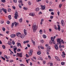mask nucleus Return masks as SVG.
Instances as JSON below:
<instances>
[{
  "label": "nucleus",
  "mask_w": 66,
  "mask_h": 66,
  "mask_svg": "<svg viewBox=\"0 0 66 66\" xmlns=\"http://www.w3.org/2000/svg\"><path fill=\"white\" fill-rule=\"evenodd\" d=\"M21 51V50L20 49H18L17 50V51L18 52H19V51Z\"/></svg>",
  "instance_id": "obj_40"
},
{
  "label": "nucleus",
  "mask_w": 66,
  "mask_h": 66,
  "mask_svg": "<svg viewBox=\"0 0 66 66\" xmlns=\"http://www.w3.org/2000/svg\"><path fill=\"white\" fill-rule=\"evenodd\" d=\"M41 6L43 10H45V6H43L42 5H41Z\"/></svg>",
  "instance_id": "obj_9"
},
{
  "label": "nucleus",
  "mask_w": 66,
  "mask_h": 66,
  "mask_svg": "<svg viewBox=\"0 0 66 66\" xmlns=\"http://www.w3.org/2000/svg\"><path fill=\"white\" fill-rule=\"evenodd\" d=\"M39 32H40V34H42V32H43V30H40L39 31Z\"/></svg>",
  "instance_id": "obj_25"
},
{
  "label": "nucleus",
  "mask_w": 66,
  "mask_h": 66,
  "mask_svg": "<svg viewBox=\"0 0 66 66\" xmlns=\"http://www.w3.org/2000/svg\"><path fill=\"white\" fill-rule=\"evenodd\" d=\"M40 48L42 49H44V47L42 46H40Z\"/></svg>",
  "instance_id": "obj_37"
},
{
  "label": "nucleus",
  "mask_w": 66,
  "mask_h": 66,
  "mask_svg": "<svg viewBox=\"0 0 66 66\" xmlns=\"http://www.w3.org/2000/svg\"><path fill=\"white\" fill-rule=\"evenodd\" d=\"M51 40L52 42L53 41H54V39L53 37H51Z\"/></svg>",
  "instance_id": "obj_21"
},
{
  "label": "nucleus",
  "mask_w": 66,
  "mask_h": 66,
  "mask_svg": "<svg viewBox=\"0 0 66 66\" xmlns=\"http://www.w3.org/2000/svg\"><path fill=\"white\" fill-rule=\"evenodd\" d=\"M7 11H8V12H11V9L9 8L8 9Z\"/></svg>",
  "instance_id": "obj_32"
},
{
  "label": "nucleus",
  "mask_w": 66,
  "mask_h": 66,
  "mask_svg": "<svg viewBox=\"0 0 66 66\" xmlns=\"http://www.w3.org/2000/svg\"><path fill=\"white\" fill-rule=\"evenodd\" d=\"M1 2H2L3 3H5V0H1Z\"/></svg>",
  "instance_id": "obj_29"
},
{
  "label": "nucleus",
  "mask_w": 66,
  "mask_h": 66,
  "mask_svg": "<svg viewBox=\"0 0 66 66\" xmlns=\"http://www.w3.org/2000/svg\"><path fill=\"white\" fill-rule=\"evenodd\" d=\"M3 22H4V21L3 20H2L1 21V23H3Z\"/></svg>",
  "instance_id": "obj_49"
},
{
  "label": "nucleus",
  "mask_w": 66,
  "mask_h": 66,
  "mask_svg": "<svg viewBox=\"0 0 66 66\" xmlns=\"http://www.w3.org/2000/svg\"><path fill=\"white\" fill-rule=\"evenodd\" d=\"M17 55L18 56H19L21 57H22V53H17Z\"/></svg>",
  "instance_id": "obj_5"
},
{
  "label": "nucleus",
  "mask_w": 66,
  "mask_h": 66,
  "mask_svg": "<svg viewBox=\"0 0 66 66\" xmlns=\"http://www.w3.org/2000/svg\"><path fill=\"white\" fill-rule=\"evenodd\" d=\"M48 58L49 60H51V56H50L48 55Z\"/></svg>",
  "instance_id": "obj_36"
},
{
  "label": "nucleus",
  "mask_w": 66,
  "mask_h": 66,
  "mask_svg": "<svg viewBox=\"0 0 66 66\" xmlns=\"http://www.w3.org/2000/svg\"><path fill=\"white\" fill-rule=\"evenodd\" d=\"M8 43L9 45H11V44H12V42H11V41H9Z\"/></svg>",
  "instance_id": "obj_20"
},
{
  "label": "nucleus",
  "mask_w": 66,
  "mask_h": 66,
  "mask_svg": "<svg viewBox=\"0 0 66 66\" xmlns=\"http://www.w3.org/2000/svg\"><path fill=\"white\" fill-rule=\"evenodd\" d=\"M55 59H56V60H57L58 61H60V59L57 56H55Z\"/></svg>",
  "instance_id": "obj_14"
},
{
  "label": "nucleus",
  "mask_w": 66,
  "mask_h": 66,
  "mask_svg": "<svg viewBox=\"0 0 66 66\" xmlns=\"http://www.w3.org/2000/svg\"><path fill=\"white\" fill-rule=\"evenodd\" d=\"M29 15L31 16H35V14L34 13H31L29 14Z\"/></svg>",
  "instance_id": "obj_11"
},
{
  "label": "nucleus",
  "mask_w": 66,
  "mask_h": 66,
  "mask_svg": "<svg viewBox=\"0 0 66 66\" xmlns=\"http://www.w3.org/2000/svg\"><path fill=\"white\" fill-rule=\"evenodd\" d=\"M12 44L13 45H15V42H14V41L13 40L12 41Z\"/></svg>",
  "instance_id": "obj_39"
},
{
  "label": "nucleus",
  "mask_w": 66,
  "mask_h": 66,
  "mask_svg": "<svg viewBox=\"0 0 66 66\" xmlns=\"http://www.w3.org/2000/svg\"><path fill=\"white\" fill-rule=\"evenodd\" d=\"M50 18L51 19H53V16H50Z\"/></svg>",
  "instance_id": "obj_43"
},
{
  "label": "nucleus",
  "mask_w": 66,
  "mask_h": 66,
  "mask_svg": "<svg viewBox=\"0 0 66 66\" xmlns=\"http://www.w3.org/2000/svg\"><path fill=\"white\" fill-rule=\"evenodd\" d=\"M18 2L19 3H22V1L21 0L19 1H18Z\"/></svg>",
  "instance_id": "obj_31"
},
{
  "label": "nucleus",
  "mask_w": 66,
  "mask_h": 66,
  "mask_svg": "<svg viewBox=\"0 0 66 66\" xmlns=\"http://www.w3.org/2000/svg\"><path fill=\"white\" fill-rule=\"evenodd\" d=\"M30 60V59H28L26 60V61L27 63H29V62L28 61H29Z\"/></svg>",
  "instance_id": "obj_30"
},
{
  "label": "nucleus",
  "mask_w": 66,
  "mask_h": 66,
  "mask_svg": "<svg viewBox=\"0 0 66 66\" xmlns=\"http://www.w3.org/2000/svg\"><path fill=\"white\" fill-rule=\"evenodd\" d=\"M61 23L62 26H65V22L63 21V20H62L61 21Z\"/></svg>",
  "instance_id": "obj_7"
},
{
  "label": "nucleus",
  "mask_w": 66,
  "mask_h": 66,
  "mask_svg": "<svg viewBox=\"0 0 66 66\" xmlns=\"http://www.w3.org/2000/svg\"><path fill=\"white\" fill-rule=\"evenodd\" d=\"M4 57L5 58H6V59H7V60L9 59V58H8V57H7V56H6V55H5L4 56Z\"/></svg>",
  "instance_id": "obj_24"
},
{
  "label": "nucleus",
  "mask_w": 66,
  "mask_h": 66,
  "mask_svg": "<svg viewBox=\"0 0 66 66\" xmlns=\"http://www.w3.org/2000/svg\"><path fill=\"white\" fill-rule=\"evenodd\" d=\"M8 18L9 20H11V15H9L8 16Z\"/></svg>",
  "instance_id": "obj_23"
},
{
  "label": "nucleus",
  "mask_w": 66,
  "mask_h": 66,
  "mask_svg": "<svg viewBox=\"0 0 66 66\" xmlns=\"http://www.w3.org/2000/svg\"><path fill=\"white\" fill-rule=\"evenodd\" d=\"M39 10V9L38 8H37L35 9L36 11H38Z\"/></svg>",
  "instance_id": "obj_22"
},
{
  "label": "nucleus",
  "mask_w": 66,
  "mask_h": 66,
  "mask_svg": "<svg viewBox=\"0 0 66 66\" xmlns=\"http://www.w3.org/2000/svg\"><path fill=\"white\" fill-rule=\"evenodd\" d=\"M48 49L50 50L51 49V47L50 46H48V47H47Z\"/></svg>",
  "instance_id": "obj_57"
},
{
  "label": "nucleus",
  "mask_w": 66,
  "mask_h": 66,
  "mask_svg": "<svg viewBox=\"0 0 66 66\" xmlns=\"http://www.w3.org/2000/svg\"><path fill=\"white\" fill-rule=\"evenodd\" d=\"M2 10L3 12H5V13H7V12H6V10L4 9L3 8L2 9H0V12H2Z\"/></svg>",
  "instance_id": "obj_3"
},
{
  "label": "nucleus",
  "mask_w": 66,
  "mask_h": 66,
  "mask_svg": "<svg viewBox=\"0 0 66 66\" xmlns=\"http://www.w3.org/2000/svg\"><path fill=\"white\" fill-rule=\"evenodd\" d=\"M33 51L32 50V49L30 50V53H32V52H33Z\"/></svg>",
  "instance_id": "obj_34"
},
{
  "label": "nucleus",
  "mask_w": 66,
  "mask_h": 66,
  "mask_svg": "<svg viewBox=\"0 0 66 66\" xmlns=\"http://www.w3.org/2000/svg\"><path fill=\"white\" fill-rule=\"evenodd\" d=\"M59 43H58L55 44L54 45L55 48L56 50H58L59 49V47H58V46H57L59 45Z\"/></svg>",
  "instance_id": "obj_4"
},
{
  "label": "nucleus",
  "mask_w": 66,
  "mask_h": 66,
  "mask_svg": "<svg viewBox=\"0 0 66 66\" xmlns=\"http://www.w3.org/2000/svg\"><path fill=\"white\" fill-rule=\"evenodd\" d=\"M37 54H38V55H40V54H41V52H40V51L38 52H37Z\"/></svg>",
  "instance_id": "obj_26"
},
{
  "label": "nucleus",
  "mask_w": 66,
  "mask_h": 66,
  "mask_svg": "<svg viewBox=\"0 0 66 66\" xmlns=\"http://www.w3.org/2000/svg\"><path fill=\"white\" fill-rule=\"evenodd\" d=\"M59 47L60 48H62V45H59Z\"/></svg>",
  "instance_id": "obj_59"
},
{
  "label": "nucleus",
  "mask_w": 66,
  "mask_h": 66,
  "mask_svg": "<svg viewBox=\"0 0 66 66\" xmlns=\"http://www.w3.org/2000/svg\"><path fill=\"white\" fill-rule=\"evenodd\" d=\"M62 56L63 57H65V55H64L62 54Z\"/></svg>",
  "instance_id": "obj_61"
},
{
  "label": "nucleus",
  "mask_w": 66,
  "mask_h": 66,
  "mask_svg": "<svg viewBox=\"0 0 66 66\" xmlns=\"http://www.w3.org/2000/svg\"><path fill=\"white\" fill-rule=\"evenodd\" d=\"M58 28L57 29H58L59 31H60L61 30V28H60V25L59 24L57 25Z\"/></svg>",
  "instance_id": "obj_13"
},
{
  "label": "nucleus",
  "mask_w": 66,
  "mask_h": 66,
  "mask_svg": "<svg viewBox=\"0 0 66 66\" xmlns=\"http://www.w3.org/2000/svg\"><path fill=\"white\" fill-rule=\"evenodd\" d=\"M25 37V35H22V36H21V38H24V37Z\"/></svg>",
  "instance_id": "obj_16"
},
{
  "label": "nucleus",
  "mask_w": 66,
  "mask_h": 66,
  "mask_svg": "<svg viewBox=\"0 0 66 66\" xmlns=\"http://www.w3.org/2000/svg\"><path fill=\"white\" fill-rule=\"evenodd\" d=\"M2 47L3 49H5V47L4 45H2Z\"/></svg>",
  "instance_id": "obj_45"
},
{
  "label": "nucleus",
  "mask_w": 66,
  "mask_h": 66,
  "mask_svg": "<svg viewBox=\"0 0 66 66\" xmlns=\"http://www.w3.org/2000/svg\"><path fill=\"white\" fill-rule=\"evenodd\" d=\"M61 42L62 44H65V42L64 41H63V40L61 39Z\"/></svg>",
  "instance_id": "obj_17"
},
{
  "label": "nucleus",
  "mask_w": 66,
  "mask_h": 66,
  "mask_svg": "<svg viewBox=\"0 0 66 66\" xmlns=\"http://www.w3.org/2000/svg\"><path fill=\"white\" fill-rule=\"evenodd\" d=\"M32 28L34 32H35L36 30H37L38 26L37 25V26L36 24H33L32 27Z\"/></svg>",
  "instance_id": "obj_1"
},
{
  "label": "nucleus",
  "mask_w": 66,
  "mask_h": 66,
  "mask_svg": "<svg viewBox=\"0 0 66 66\" xmlns=\"http://www.w3.org/2000/svg\"><path fill=\"white\" fill-rule=\"evenodd\" d=\"M17 46L18 47H19L20 46V47L22 48V46H21V44L19 43H17Z\"/></svg>",
  "instance_id": "obj_8"
},
{
  "label": "nucleus",
  "mask_w": 66,
  "mask_h": 66,
  "mask_svg": "<svg viewBox=\"0 0 66 66\" xmlns=\"http://www.w3.org/2000/svg\"><path fill=\"white\" fill-rule=\"evenodd\" d=\"M14 24L15 26H18V23L16 22H14Z\"/></svg>",
  "instance_id": "obj_15"
},
{
  "label": "nucleus",
  "mask_w": 66,
  "mask_h": 66,
  "mask_svg": "<svg viewBox=\"0 0 66 66\" xmlns=\"http://www.w3.org/2000/svg\"><path fill=\"white\" fill-rule=\"evenodd\" d=\"M11 38H14V37H15V36H16V35L15 34H12L11 36Z\"/></svg>",
  "instance_id": "obj_12"
},
{
  "label": "nucleus",
  "mask_w": 66,
  "mask_h": 66,
  "mask_svg": "<svg viewBox=\"0 0 66 66\" xmlns=\"http://www.w3.org/2000/svg\"><path fill=\"white\" fill-rule=\"evenodd\" d=\"M14 23H13L12 24L11 27V28H13V27H14Z\"/></svg>",
  "instance_id": "obj_33"
},
{
  "label": "nucleus",
  "mask_w": 66,
  "mask_h": 66,
  "mask_svg": "<svg viewBox=\"0 0 66 66\" xmlns=\"http://www.w3.org/2000/svg\"><path fill=\"white\" fill-rule=\"evenodd\" d=\"M19 8H20V9H21V7H22L20 5V4H19Z\"/></svg>",
  "instance_id": "obj_47"
},
{
  "label": "nucleus",
  "mask_w": 66,
  "mask_h": 66,
  "mask_svg": "<svg viewBox=\"0 0 66 66\" xmlns=\"http://www.w3.org/2000/svg\"><path fill=\"white\" fill-rule=\"evenodd\" d=\"M32 53H29V55H30V56H31V55H32Z\"/></svg>",
  "instance_id": "obj_53"
},
{
  "label": "nucleus",
  "mask_w": 66,
  "mask_h": 66,
  "mask_svg": "<svg viewBox=\"0 0 66 66\" xmlns=\"http://www.w3.org/2000/svg\"><path fill=\"white\" fill-rule=\"evenodd\" d=\"M1 58L2 59H3V60H4V61L5 60V58L3 57H2Z\"/></svg>",
  "instance_id": "obj_38"
},
{
  "label": "nucleus",
  "mask_w": 66,
  "mask_h": 66,
  "mask_svg": "<svg viewBox=\"0 0 66 66\" xmlns=\"http://www.w3.org/2000/svg\"><path fill=\"white\" fill-rule=\"evenodd\" d=\"M23 9L24 10H28V8H26L24 7H23Z\"/></svg>",
  "instance_id": "obj_28"
},
{
  "label": "nucleus",
  "mask_w": 66,
  "mask_h": 66,
  "mask_svg": "<svg viewBox=\"0 0 66 66\" xmlns=\"http://www.w3.org/2000/svg\"><path fill=\"white\" fill-rule=\"evenodd\" d=\"M51 15H53L54 14V13L53 12H52L51 13Z\"/></svg>",
  "instance_id": "obj_62"
},
{
  "label": "nucleus",
  "mask_w": 66,
  "mask_h": 66,
  "mask_svg": "<svg viewBox=\"0 0 66 66\" xmlns=\"http://www.w3.org/2000/svg\"><path fill=\"white\" fill-rule=\"evenodd\" d=\"M21 34L20 32H18L16 34V36H18V37H20L21 36Z\"/></svg>",
  "instance_id": "obj_6"
},
{
  "label": "nucleus",
  "mask_w": 66,
  "mask_h": 66,
  "mask_svg": "<svg viewBox=\"0 0 66 66\" xmlns=\"http://www.w3.org/2000/svg\"><path fill=\"white\" fill-rule=\"evenodd\" d=\"M18 12H15V13L14 14L15 16H14V18L15 19H17V16H18Z\"/></svg>",
  "instance_id": "obj_2"
},
{
  "label": "nucleus",
  "mask_w": 66,
  "mask_h": 66,
  "mask_svg": "<svg viewBox=\"0 0 66 66\" xmlns=\"http://www.w3.org/2000/svg\"><path fill=\"white\" fill-rule=\"evenodd\" d=\"M62 4H60L59 6V7L60 8H61V7L62 6Z\"/></svg>",
  "instance_id": "obj_44"
},
{
  "label": "nucleus",
  "mask_w": 66,
  "mask_h": 66,
  "mask_svg": "<svg viewBox=\"0 0 66 66\" xmlns=\"http://www.w3.org/2000/svg\"><path fill=\"white\" fill-rule=\"evenodd\" d=\"M24 33L25 35H27V30H26V29H24Z\"/></svg>",
  "instance_id": "obj_10"
},
{
  "label": "nucleus",
  "mask_w": 66,
  "mask_h": 66,
  "mask_svg": "<svg viewBox=\"0 0 66 66\" xmlns=\"http://www.w3.org/2000/svg\"><path fill=\"white\" fill-rule=\"evenodd\" d=\"M50 66H53V63H50Z\"/></svg>",
  "instance_id": "obj_51"
},
{
  "label": "nucleus",
  "mask_w": 66,
  "mask_h": 66,
  "mask_svg": "<svg viewBox=\"0 0 66 66\" xmlns=\"http://www.w3.org/2000/svg\"><path fill=\"white\" fill-rule=\"evenodd\" d=\"M31 42H32V43H33V44L35 45V41H34L33 42V40H31Z\"/></svg>",
  "instance_id": "obj_19"
},
{
  "label": "nucleus",
  "mask_w": 66,
  "mask_h": 66,
  "mask_svg": "<svg viewBox=\"0 0 66 66\" xmlns=\"http://www.w3.org/2000/svg\"><path fill=\"white\" fill-rule=\"evenodd\" d=\"M57 13L58 15V16H59V15H60V12L59 11L58 12H57Z\"/></svg>",
  "instance_id": "obj_58"
},
{
  "label": "nucleus",
  "mask_w": 66,
  "mask_h": 66,
  "mask_svg": "<svg viewBox=\"0 0 66 66\" xmlns=\"http://www.w3.org/2000/svg\"><path fill=\"white\" fill-rule=\"evenodd\" d=\"M43 37L44 38H46L47 37V36L45 35H43Z\"/></svg>",
  "instance_id": "obj_18"
},
{
  "label": "nucleus",
  "mask_w": 66,
  "mask_h": 66,
  "mask_svg": "<svg viewBox=\"0 0 66 66\" xmlns=\"http://www.w3.org/2000/svg\"><path fill=\"white\" fill-rule=\"evenodd\" d=\"M46 61H43V64H45V63H46Z\"/></svg>",
  "instance_id": "obj_64"
},
{
  "label": "nucleus",
  "mask_w": 66,
  "mask_h": 66,
  "mask_svg": "<svg viewBox=\"0 0 66 66\" xmlns=\"http://www.w3.org/2000/svg\"><path fill=\"white\" fill-rule=\"evenodd\" d=\"M7 24H10V21H8L7 22Z\"/></svg>",
  "instance_id": "obj_50"
},
{
  "label": "nucleus",
  "mask_w": 66,
  "mask_h": 66,
  "mask_svg": "<svg viewBox=\"0 0 66 66\" xmlns=\"http://www.w3.org/2000/svg\"><path fill=\"white\" fill-rule=\"evenodd\" d=\"M16 50H17V47H15V48H14V50H15V51H16Z\"/></svg>",
  "instance_id": "obj_60"
},
{
  "label": "nucleus",
  "mask_w": 66,
  "mask_h": 66,
  "mask_svg": "<svg viewBox=\"0 0 66 66\" xmlns=\"http://www.w3.org/2000/svg\"><path fill=\"white\" fill-rule=\"evenodd\" d=\"M19 21L20 22H22V19L21 18L19 20Z\"/></svg>",
  "instance_id": "obj_27"
},
{
  "label": "nucleus",
  "mask_w": 66,
  "mask_h": 66,
  "mask_svg": "<svg viewBox=\"0 0 66 66\" xmlns=\"http://www.w3.org/2000/svg\"><path fill=\"white\" fill-rule=\"evenodd\" d=\"M61 64L62 65H64V64H65V63L63 62H62L61 63Z\"/></svg>",
  "instance_id": "obj_35"
},
{
  "label": "nucleus",
  "mask_w": 66,
  "mask_h": 66,
  "mask_svg": "<svg viewBox=\"0 0 66 66\" xmlns=\"http://www.w3.org/2000/svg\"><path fill=\"white\" fill-rule=\"evenodd\" d=\"M2 29L3 31H5V28H3Z\"/></svg>",
  "instance_id": "obj_52"
},
{
  "label": "nucleus",
  "mask_w": 66,
  "mask_h": 66,
  "mask_svg": "<svg viewBox=\"0 0 66 66\" xmlns=\"http://www.w3.org/2000/svg\"><path fill=\"white\" fill-rule=\"evenodd\" d=\"M49 11L50 12H51L52 11H53V9H50L49 10Z\"/></svg>",
  "instance_id": "obj_42"
},
{
  "label": "nucleus",
  "mask_w": 66,
  "mask_h": 66,
  "mask_svg": "<svg viewBox=\"0 0 66 66\" xmlns=\"http://www.w3.org/2000/svg\"><path fill=\"white\" fill-rule=\"evenodd\" d=\"M13 1L15 3H16L17 2V0H13Z\"/></svg>",
  "instance_id": "obj_46"
},
{
  "label": "nucleus",
  "mask_w": 66,
  "mask_h": 66,
  "mask_svg": "<svg viewBox=\"0 0 66 66\" xmlns=\"http://www.w3.org/2000/svg\"><path fill=\"white\" fill-rule=\"evenodd\" d=\"M20 66H25V65H23V64H20Z\"/></svg>",
  "instance_id": "obj_56"
},
{
  "label": "nucleus",
  "mask_w": 66,
  "mask_h": 66,
  "mask_svg": "<svg viewBox=\"0 0 66 66\" xmlns=\"http://www.w3.org/2000/svg\"><path fill=\"white\" fill-rule=\"evenodd\" d=\"M55 29V30H57V27H56V26H55V27L54 28Z\"/></svg>",
  "instance_id": "obj_41"
},
{
  "label": "nucleus",
  "mask_w": 66,
  "mask_h": 66,
  "mask_svg": "<svg viewBox=\"0 0 66 66\" xmlns=\"http://www.w3.org/2000/svg\"><path fill=\"white\" fill-rule=\"evenodd\" d=\"M12 7L13 8V9H16V7L15 6H12Z\"/></svg>",
  "instance_id": "obj_54"
},
{
  "label": "nucleus",
  "mask_w": 66,
  "mask_h": 66,
  "mask_svg": "<svg viewBox=\"0 0 66 66\" xmlns=\"http://www.w3.org/2000/svg\"><path fill=\"white\" fill-rule=\"evenodd\" d=\"M57 42L59 43V42H60L61 40L59 39H58V40H57Z\"/></svg>",
  "instance_id": "obj_48"
},
{
  "label": "nucleus",
  "mask_w": 66,
  "mask_h": 66,
  "mask_svg": "<svg viewBox=\"0 0 66 66\" xmlns=\"http://www.w3.org/2000/svg\"><path fill=\"white\" fill-rule=\"evenodd\" d=\"M26 56L27 57H29V56H28V54H26Z\"/></svg>",
  "instance_id": "obj_63"
},
{
  "label": "nucleus",
  "mask_w": 66,
  "mask_h": 66,
  "mask_svg": "<svg viewBox=\"0 0 66 66\" xmlns=\"http://www.w3.org/2000/svg\"><path fill=\"white\" fill-rule=\"evenodd\" d=\"M40 42H41L42 43H44V40H42L40 41Z\"/></svg>",
  "instance_id": "obj_55"
}]
</instances>
